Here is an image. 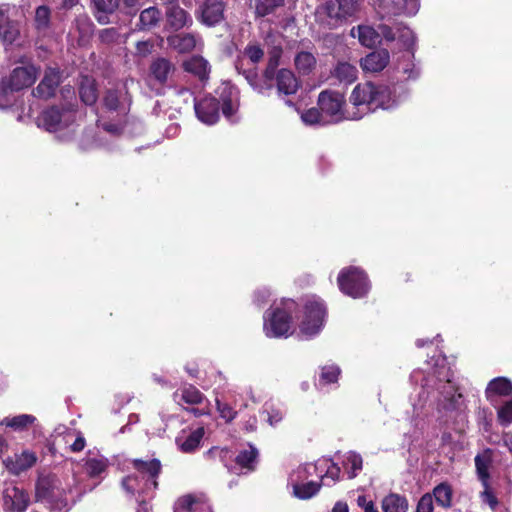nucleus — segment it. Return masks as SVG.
<instances>
[{
	"mask_svg": "<svg viewBox=\"0 0 512 512\" xmlns=\"http://www.w3.org/2000/svg\"><path fill=\"white\" fill-rule=\"evenodd\" d=\"M244 55L254 64L260 62L264 51L258 44H248L244 49Z\"/></svg>",
	"mask_w": 512,
	"mask_h": 512,
	"instance_id": "50",
	"label": "nucleus"
},
{
	"mask_svg": "<svg viewBox=\"0 0 512 512\" xmlns=\"http://www.w3.org/2000/svg\"><path fill=\"white\" fill-rule=\"evenodd\" d=\"M458 390V387H456L452 381L448 380L441 392L443 398L438 402V410L439 412H443L446 416L454 415L460 418L461 422H464L467 417V407L463 394Z\"/></svg>",
	"mask_w": 512,
	"mask_h": 512,
	"instance_id": "9",
	"label": "nucleus"
},
{
	"mask_svg": "<svg viewBox=\"0 0 512 512\" xmlns=\"http://www.w3.org/2000/svg\"><path fill=\"white\" fill-rule=\"evenodd\" d=\"M357 505L366 511L370 506L375 507V503L372 500H368L365 495H359L357 497Z\"/></svg>",
	"mask_w": 512,
	"mask_h": 512,
	"instance_id": "58",
	"label": "nucleus"
},
{
	"mask_svg": "<svg viewBox=\"0 0 512 512\" xmlns=\"http://www.w3.org/2000/svg\"><path fill=\"white\" fill-rule=\"evenodd\" d=\"M71 112L64 105H52L37 118V125L48 132H57L68 126Z\"/></svg>",
	"mask_w": 512,
	"mask_h": 512,
	"instance_id": "10",
	"label": "nucleus"
},
{
	"mask_svg": "<svg viewBox=\"0 0 512 512\" xmlns=\"http://www.w3.org/2000/svg\"><path fill=\"white\" fill-rule=\"evenodd\" d=\"M51 11L48 6L41 5L35 12V26L38 30H45L50 23Z\"/></svg>",
	"mask_w": 512,
	"mask_h": 512,
	"instance_id": "46",
	"label": "nucleus"
},
{
	"mask_svg": "<svg viewBox=\"0 0 512 512\" xmlns=\"http://www.w3.org/2000/svg\"><path fill=\"white\" fill-rule=\"evenodd\" d=\"M170 45H172L178 52L186 53L192 51L196 46L195 37L192 34H178L168 39Z\"/></svg>",
	"mask_w": 512,
	"mask_h": 512,
	"instance_id": "38",
	"label": "nucleus"
},
{
	"mask_svg": "<svg viewBox=\"0 0 512 512\" xmlns=\"http://www.w3.org/2000/svg\"><path fill=\"white\" fill-rule=\"evenodd\" d=\"M86 445L85 438L82 435L77 436L75 441L70 445V449L72 452H81Z\"/></svg>",
	"mask_w": 512,
	"mask_h": 512,
	"instance_id": "56",
	"label": "nucleus"
},
{
	"mask_svg": "<svg viewBox=\"0 0 512 512\" xmlns=\"http://www.w3.org/2000/svg\"><path fill=\"white\" fill-rule=\"evenodd\" d=\"M174 70L175 67L170 60L164 57H157L149 65L148 77L158 85L164 86Z\"/></svg>",
	"mask_w": 512,
	"mask_h": 512,
	"instance_id": "16",
	"label": "nucleus"
},
{
	"mask_svg": "<svg viewBox=\"0 0 512 512\" xmlns=\"http://www.w3.org/2000/svg\"><path fill=\"white\" fill-rule=\"evenodd\" d=\"M285 6V0H255V17L263 18L274 15L278 9Z\"/></svg>",
	"mask_w": 512,
	"mask_h": 512,
	"instance_id": "36",
	"label": "nucleus"
},
{
	"mask_svg": "<svg viewBox=\"0 0 512 512\" xmlns=\"http://www.w3.org/2000/svg\"><path fill=\"white\" fill-rule=\"evenodd\" d=\"M30 504L26 490L16 485H9L3 490V509L6 512H25Z\"/></svg>",
	"mask_w": 512,
	"mask_h": 512,
	"instance_id": "13",
	"label": "nucleus"
},
{
	"mask_svg": "<svg viewBox=\"0 0 512 512\" xmlns=\"http://www.w3.org/2000/svg\"><path fill=\"white\" fill-rule=\"evenodd\" d=\"M390 100L391 92L387 86L369 81L357 84L349 97L350 103L357 109L353 114L359 115L360 118L379 108H388Z\"/></svg>",
	"mask_w": 512,
	"mask_h": 512,
	"instance_id": "2",
	"label": "nucleus"
},
{
	"mask_svg": "<svg viewBox=\"0 0 512 512\" xmlns=\"http://www.w3.org/2000/svg\"><path fill=\"white\" fill-rule=\"evenodd\" d=\"M377 32L379 33V37L382 36L388 42H392L397 38L396 27L393 28L384 23L378 24Z\"/></svg>",
	"mask_w": 512,
	"mask_h": 512,
	"instance_id": "54",
	"label": "nucleus"
},
{
	"mask_svg": "<svg viewBox=\"0 0 512 512\" xmlns=\"http://www.w3.org/2000/svg\"><path fill=\"white\" fill-rule=\"evenodd\" d=\"M396 30L397 37L404 43L405 46L410 47L414 44L415 37L411 29L404 26L402 23H397Z\"/></svg>",
	"mask_w": 512,
	"mask_h": 512,
	"instance_id": "49",
	"label": "nucleus"
},
{
	"mask_svg": "<svg viewBox=\"0 0 512 512\" xmlns=\"http://www.w3.org/2000/svg\"><path fill=\"white\" fill-rule=\"evenodd\" d=\"M359 9V0H325L317 6L315 15L321 26L332 30L354 17Z\"/></svg>",
	"mask_w": 512,
	"mask_h": 512,
	"instance_id": "4",
	"label": "nucleus"
},
{
	"mask_svg": "<svg viewBox=\"0 0 512 512\" xmlns=\"http://www.w3.org/2000/svg\"><path fill=\"white\" fill-rule=\"evenodd\" d=\"M503 444L508 448L509 452L512 453V434L511 433L504 434Z\"/></svg>",
	"mask_w": 512,
	"mask_h": 512,
	"instance_id": "61",
	"label": "nucleus"
},
{
	"mask_svg": "<svg viewBox=\"0 0 512 512\" xmlns=\"http://www.w3.org/2000/svg\"><path fill=\"white\" fill-rule=\"evenodd\" d=\"M340 474V468L333 465L327 470L326 477H330L334 482L338 479Z\"/></svg>",
	"mask_w": 512,
	"mask_h": 512,
	"instance_id": "60",
	"label": "nucleus"
},
{
	"mask_svg": "<svg viewBox=\"0 0 512 512\" xmlns=\"http://www.w3.org/2000/svg\"><path fill=\"white\" fill-rule=\"evenodd\" d=\"M122 93L118 89H107L102 98L103 106L106 110L116 112L121 108Z\"/></svg>",
	"mask_w": 512,
	"mask_h": 512,
	"instance_id": "42",
	"label": "nucleus"
},
{
	"mask_svg": "<svg viewBox=\"0 0 512 512\" xmlns=\"http://www.w3.org/2000/svg\"><path fill=\"white\" fill-rule=\"evenodd\" d=\"M433 511H434V504H433V500H432V494L430 492H427V493L423 494L420 497V499L418 500L415 512H433Z\"/></svg>",
	"mask_w": 512,
	"mask_h": 512,
	"instance_id": "52",
	"label": "nucleus"
},
{
	"mask_svg": "<svg viewBox=\"0 0 512 512\" xmlns=\"http://www.w3.org/2000/svg\"><path fill=\"white\" fill-rule=\"evenodd\" d=\"M8 444L5 438L0 435V457L3 455V453L7 450Z\"/></svg>",
	"mask_w": 512,
	"mask_h": 512,
	"instance_id": "63",
	"label": "nucleus"
},
{
	"mask_svg": "<svg viewBox=\"0 0 512 512\" xmlns=\"http://www.w3.org/2000/svg\"><path fill=\"white\" fill-rule=\"evenodd\" d=\"M175 399L179 402H184L189 405L201 404L204 400V395L193 385H184L174 393Z\"/></svg>",
	"mask_w": 512,
	"mask_h": 512,
	"instance_id": "33",
	"label": "nucleus"
},
{
	"mask_svg": "<svg viewBox=\"0 0 512 512\" xmlns=\"http://www.w3.org/2000/svg\"><path fill=\"white\" fill-rule=\"evenodd\" d=\"M234 461L241 470H244L245 474L252 473L256 470L259 462V451L249 443L246 449L239 451Z\"/></svg>",
	"mask_w": 512,
	"mask_h": 512,
	"instance_id": "20",
	"label": "nucleus"
},
{
	"mask_svg": "<svg viewBox=\"0 0 512 512\" xmlns=\"http://www.w3.org/2000/svg\"><path fill=\"white\" fill-rule=\"evenodd\" d=\"M34 498L35 502L49 503L53 509L62 510L68 506L66 492L53 474L39 475L35 483Z\"/></svg>",
	"mask_w": 512,
	"mask_h": 512,
	"instance_id": "6",
	"label": "nucleus"
},
{
	"mask_svg": "<svg viewBox=\"0 0 512 512\" xmlns=\"http://www.w3.org/2000/svg\"><path fill=\"white\" fill-rule=\"evenodd\" d=\"M321 485L314 481H309L303 484H295L293 486L294 495L302 500L309 499L316 495L320 490Z\"/></svg>",
	"mask_w": 512,
	"mask_h": 512,
	"instance_id": "43",
	"label": "nucleus"
},
{
	"mask_svg": "<svg viewBox=\"0 0 512 512\" xmlns=\"http://www.w3.org/2000/svg\"><path fill=\"white\" fill-rule=\"evenodd\" d=\"M36 461L37 456L34 452L24 450L20 454H15L14 457H8L4 460V464L9 472L14 475H19L34 466Z\"/></svg>",
	"mask_w": 512,
	"mask_h": 512,
	"instance_id": "18",
	"label": "nucleus"
},
{
	"mask_svg": "<svg viewBox=\"0 0 512 512\" xmlns=\"http://www.w3.org/2000/svg\"><path fill=\"white\" fill-rule=\"evenodd\" d=\"M79 96L81 101L89 106L94 105L98 99V90L95 83L82 82L79 87Z\"/></svg>",
	"mask_w": 512,
	"mask_h": 512,
	"instance_id": "45",
	"label": "nucleus"
},
{
	"mask_svg": "<svg viewBox=\"0 0 512 512\" xmlns=\"http://www.w3.org/2000/svg\"><path fill=\"white\" fill-rule=\"evenodd\" d=\"M202 21L215 25L224 18V3L221 0H206L201 8Z\"/></svg>",
	"mask_w": 512,
	"mask_h": 512,
	"instance_id": "21",
	"label": "nucleus"
},
{
	"mask_svg": "<svg viewBox=\"0 0 512 512\" xmlns=\"http://www.w3.org/2000/svg\"><path fill=\"white\" fill-rule=\"evenodd\" d=\"M161 18V12L157 7H149L144 9L139 16V29L150 30L155 27Z\"/></svg>",
	"mask_w": 512,
	"mask_h": 512,
	"instance_id": "37",
	"label": "nucleus"
},
{
	"mask_svg": "<svg viewBox=\"0 0 512 512\" xmlns=\"http://www.w3.org/2000/svg\"><path fill=\"white\" fill-rule=\"evenodd\" d=\"M104 131L111 134H118L120 132V128L117 124L114 123H102L99 125Z\"/></svg>",
	"mask_w": 512,
	"mask_h": 512,
	"instance_id": "59",
	"label": "nucleus"
},
{
	"mask_svg": "<svg viewBox=\"0 0 512 512\" xmlns=\"http://www.w3.org/2000/svg\"><path fill=\"white\" fill-rule=\"evenodd\" d=\"M277 89L285 95H293L299 88V82L291 70L280 69L276 74Z\"/></svg>",
	"mask_w": 512,
	"mask_h": 512,
	"instance_id": "25",
	"label": "nucleus"
},
{
	"mask_svg": "<svg viewBox=\"0 0 512 512\" xmlns=\"http://www.w3.org/2000/svg\"><path fill=\"white\" fill-rule=\"evenodd\" d=\"M38 72L36 66L30 64L16 67L8 76L3 77L0 84V105L8 106L10 104V93L19 92L32 86L37 79Z\"/></svg>",
	"mask_w": 512,
	"mask_h": 512,
	"instance_id": "5",
	"label": "nucleus"
},
{
	"mask_svg": "<svg viewBox=\"0 0 512 512\" xmlns=\"http://www.w3.org/2000/svg\"><path fill=\"white\" fill-rule=\"evenodd\" d=\"M167 25L174 31H178L186 26L188 23H192V19L189 14L178 5H172L166 12Z\"/></svg>",
	"mask_w": 512,
	"mask_h": 512,
	"instance_id": "28",
	"label": "nucleus"
},
{
	"mask_svg": "<svg viewBox=\"0 0 512 512\" xmlns=\"http://www.w3.org/2000/svg\"><path fill=\"white\" fill-rule=\"evenodd\" d=\"M283 54L282 46L274 45L268 51V62L267 66L264 70V78L268 81H271L275 78L276 69L279 66L280 59Z\"/></svg>",
	"mask_w": 512,
	"mask_h": 512,
	"instance_id": "35",
	"label": "nucleus"
},
{
	"mask_svg": "<svg viewBox=\"0 0 512 512\" xmlns=\"http://www.w3.org/2000/svg\"><path fill=\"white\" fill-rule=\"evenodd\" d=\"M301 119L308 125H332L345 120L360 119L359 115L350 114L346 110V97L343 93L331 89L321 91L317 99V107L302 113Z\"/></svg>",
	"mask_w": 512,
	"mask_h": 512,
	"instance_id": "1",
	"label": "nucleus"
},
{
	"mask_svg": "<svg viewBox=\"0 0 512 512\" xmlns=\"http://www.w3.org/2000/svg\"><path fill=\"white\" fill-rule=\"evenodd\" d=\"M183 68L201 81L208 79V62L201 56H194L183 63Z\"/></svg>",
	"mask_w": 512,
	"mask_h": 512,
	"instance_id": "32",
	"label": "nucleus"
},
{
	"mask_svg": "<svg viewBox=\"0 0 512 512\" xmlns=\"http://www.w3.org/2000/svg\"><path fill=\"white\" fill-rule=\"evenodd\" d=\"M358 39L363 46L371 48L379 42V33L373 27L359 26Z\"/></svg>",
	"mask_w": 512,
	"mask_h": 512,
	"instance_id": "44",
	"label": "nucleus"
},
{
	"mask_svg": "<svg viewBox=\"0 0 512 512\" xmlns=\"http://www.w3.org/2000/svg\"><path fill=\"white\" fill-rule=\"evenodd\" d=\"M149 43L145 41H141L137 43V50L139 52L148 51L149 50Z\"/></svg>",
	"mask_w": 512,
	"mask_h": 512,
	"instance_id": "64",
	"label": "nucleus"
},
{
	"mask_svg": "<svg viewBox=\"0 0 512 512\" xmlns=\"http://www.w3.org/2000/svg\"><path fill=\"white\" fill-rule=\"evenodd\" d=\"M19 36V23L0 10V39L6 44H13Z\"/></svg>",
	"mask_w": 512,
	"mask_h": 512,
	"instance_id": "24",
	"label": "nucleus"
},
{
	"mask_svg": "<svg viewBox=\"0 0 512 512\" xmlns=\"http://www.w3.org/2000/svg\"><path fill=\"white\" fill-rule=\"evenodd\" d=\"M331 74L339 82L344 84H351L357 80L358 69L356 66L348 62L342 61L336 64Z\"/></svg>",
	"mask_w": 512,
	"mask_h": 512,
	"instance_id": "30",
	"label": "nucleus"
},
{
	"mask_svg": "<svg viewBox=\"0 0 512 512\" xmlns=\"http://www.w3.org/2000/svg\"><path fill=\"white\" fill-rule=\"evenodd\" d=\"M234 114V107L231 99L226 97V119L230 118Z\"/></svg>",
	"mask_w": 512,
	"mask_h": 512,
	"instance_id": "62",
	"label": "nucleus"
},
{
	"mask_svg": "<svg viewBox=\"0 0 512 512\" xmlns=\"http://www.w3.org/2000/svg\"><path fill=\"white\" fill-rule=\"evenodd\" d=\"M484 490L480 494V498L483 503L489 505L492 510H495L499 504L498 498L490 487V483L487 482V486H483Z\"/></svg>",
	"mask_w": 512,
	"mask_h": 512,
	"instance_id": "51",
	"label": "nucleus"
},
{
	"mask_svg": "<svg viewBox=\"0 0 512 512\" xmlns=\"http://www.w3.org/2000/svg\"><path fill=\"white\" fill-rule=\"evenodd\" d=\"M204 433V428L198 427L190 432L189 435L185 437V439L182 440L181 438H177L176 442L182 452L192 453L199 447Z\"/></svg>",
	"mask_w": 512,
	"mask_h": 512,
	"instance_id": "34",
	"label": "nucleus"
},
{
	"mask_svg": "<svg viewBox=\"0 0 512 512\" xmlns=\"http://www.w3.org/2000/svg\"><path fill=\"white\" fill-rule=\"evenodd\" d=\"M297 310L298 304L293 299H285L267 310L263 324L265 335L269 338L289 337L293 332V316Z\"/></svg>",
	"mask_w": 512,
	"mask_h": 512,
	"instance_id": "3",
	"label": "nucleus"
},
{
	"mask_svg": "<svg viewBox=\"0 0 512 512\" xmlns=\"http://www.w3.org/2000/svg\"><path fill=\"white\" fill-rule=\"evenodd\" d=\"M294 62L299 73L308 75L315 68L316 58L310 52L301 51L295 56Z\"/></svg>",
	"mask_w": 512,
	"mask_h": 512,
	"instance_id": "40",
	"label": "nucleus"
},
{
	"mask_svg": "<svg viewBox=\"0 0 512 512\" xmlns=\"http://www.w3.org/2000/svg\"><path fill=\"white\" fill-rule=\"evenodd\" d=\"M431 494L432 499H435L436 504L439 507L445 510L450 509L452 507L454 491L452 485L449 482L444 481L439 483L433 488Z\"/></svg>",
	"mask_w": 512,
	"mask_h": 512,
	"instance_id": "27",
	"label": "nucleus"
},
{
	"mask_svg": "<svg viewBox=\"0 0 512 512\" xmlns=\"http://www.w3.org/2000/svg\"><path fill=\"white\" fill-rule=\"evenodd\" d=\"M348 461L351 464V469L353 470V473L350 476V478H353L356 476V471L362 469V457L358 454H352L348 457Z\"/></svg>",
	"mask_w": 512,
	"mask_h": 512,
	"instance_id": "55",
	"label": "nucleus"
},
{
	"mask_svg": "<svg viewBox=\"0 0 512 512\" xmlns=\"http://www.w3.org/2000/svg\"><path fill=\"white\" fill-rule=\"evenodd\" d=\"M327 317V308L321 300H308L303 307V317L299 324V331L307 338L320 333Z\"/></svg>",
	"mask_w": 512,
	"mask_h": 512,
	"instance_id": "8",
	"label": "nucleus"
},
{
	"mask_svg": "<svg viewBox=\"0 0 512 512\" xmlns=\"http://www.w3.org/2000/svg\"><path fill=\"white\" fill-rule=\"evenodd\" d=\"M99 40L104 44H112L117 41L119 32L117 28H105L99 31Z\"/></svg>",
	"mask_w": 512,
	"mask_h": 512,
	"instance_id": "53",
	"label": "nucleus"
},
{
	"mask_svg": "<svg viewBox=\"0 0 512 512\" xmlns=\"http://www.w3.org/2000/svg\"><path fill=\"white\" fill-rule=\"evenodd\" d=\"M92 2L95 8L94 16L101 25L110 22L109 15L113 14L120 5V0H93Z\"/></svg>",
	"mask_w": 512,
	"mask_h": 512,
	"instance_id": "26",
	"label": "nucleus"
},
{
	"mask_svg": "<svg viewBox=\"0 0 512 512\" xmlns=\"http://www.w3.org/2000/svg\"><path fill=\"white\" fill-rule=\"evenodd\" d=\"M340 291L352 298H363L370 290L367 274L358 267L343 268L337 277Z\"/></svg>",
	"mask_w": 512,
	"mask_h": 512,
	"instance_id": "7",
	"label": "nucleus"
},
{
	"mask_svg": "<svg viewBox=\"0 0 512 512\" xmlns=\"http://www.w3.org/2000/svg\"><path fill=\"white\" fill-rule=\"evenodd\" d=\"M390 61V54L387 49L375 50L361 59V67L367 72H380Z\"/></svg>",
	"mask_w": 512,
	"mask_h": 512,
	"instance_id": "19",
	"label": "nucleus"
},
{
	"mask_svg": "<svg viewBox=\"0 0 512 512\" xmlns=\"http://www.w3.org/2000/svg\"><path fill=\"white\" fill-rule=\"evenodd\" d=\"M408 507L407 498L397 493H389L381 501L383 512H407Z\"/></svg>",
	"mask_w": 512,
	"mask_h": 512,
	"instance_id": "31",
	"label": "nucleus"
},
{
	"mask_svg": "<svg viewBox=\"0 0 512 512\" xmlns=\"http://www.w3.org/2000/svg\"><path fill=\"white\" fill-rule=\"evenodd\" d=\"M512 395V382L505 377H497L491 380L485 390V396L491 403L497 396L507 397Z\"/></svg>",
	"mask_w": 512,
	"mask_h": 512,
	"instance_id": "22",
	"label": "nucleus"
},
{
	"mask_svg": "<svg viewBox=\"0 0 512 512\" xmlns=\"http://www.w3.org/2000/svg\"><path fill=\"white\" fill-rule=\"evenodd\" d=\"M404 73L407 74L406 79H412L415 80L419 76V70L415 67L413 63H408L406 67L404 68Z\"/></svg>",
	"mask_w": 512,
	"mask_h": 512,
	"instance_id": "57",
	"label": "nucleus"
},
{
	"mask_svg": "<svg viewBox=\"0 0 512 512\" xmlns=\"http://www.w3.org/2000/svg\"><path fill=\"white\" fill-rule=\"evenodd\" d=\"M341 375V369L335 364L322 366L319 373V385L326 386L336 383Z\"/></svg>",
	"mask_w": 512,
	"mask_h": 512,
	"instance_id": "41",
	"label": "nucleus"
},
{
	"mask_svg": "<svg viewBox=\"0 0 512 512\" xmlns=\"http://www.w3.org/2000/svg\"><path fill=\"white\" fill-rule=\"evenodd\" d=\"M121 486L128 494L141 497V503H145L146 497H154V493L149 495V492L152 491V487H146L145 478L140 474H129L125 476L121 481Z\"/></svg>",
	"mask_w": 512,
	"mask_h": 512,
	"instance_id": "17",
	"label": "nucleus"
},
{
	"mask_svg": "<svg viewBox=\"0 0 512 512\" xmlns=\"http://www.w3.org/2000/svg\"><path fill=\"white\" fill-rule=\"evenodd\" d=\"M85 469L90 477H97L107 469L105 460L90 458L85 463Z\"/></svg>",
	"mask_w": 512,
	"mask_h": 512,
	"instance_id": "47",
	"label": "nucleus"
},
{
	"mask_svg": "<svg viewBox=\"0 0 512 512\" xmlns=\"http://www.w3.org/2000/svg\"><path fill=\"white\" fill-rule=\"evenodd\" d=\"M208 505L191 494L180 497L175 505L174 512H208Z\"/></svg>",
	"mask_w": 512,
	"mask_h": 512,
	"instance_id": "29",
	"label": "nucleus"
},
{
	"mask_svg": "<svg viewBox=\"0 0 512 512\" xmlns=\"http://www.w3.org/2000/svg\"><path fill=\"white\" fill-rule=\"evenodd\" d=\"M133 469L145 478L146 487H152L155 492L159 488L158 478L162 472V464L159 459L143 460L134 458L130 460Z\"/></svg>",
	"mask_w": 512,
	"mask_h": 512,
	"instance_id": "11",
	"label": "nucleus"
},
{
	"mask_svg": "<svg viewBox=\"0 0 512 512\" xmlns=\"http://www.w3.org/2000/svg\"><path fill=\"white\" fill-rule=\"evenodd\" d=\"M36 418L33 415L21 414L14 417H6L1 421V425L12 428L15 431H22L34 423Z\"/></svg>",
	"mask_w": 512,
	"mask_h": 512,
	"instance_id": "39",
	"label": "nucleus"
},
{
	"mask_svg": "<svg viewBox=\"0 0 512 512\" xmlns=\"http://www.w3.org/2000/svg\"><path fill=\"white\" fill-rule=\"evenodd\" d=\"M497 420L502 426L512 424V399L505 402L497 411Z\"/></svg>",
	"mask_w": 512,
	"mask_h": 512,
	"instance_id": "48",
	"label": "nucleus"
},
{
	"mask_svg": "<svg viewBox=\"0 0 512 512\" xmlns=\"http://www.w3.org/2000/svg\"><path fill=\"white\" fill-rule=\"evenodd\" d=\"M420 7L419 0H378L381 18L407 15H415Z\"/></svg>",
	"mask_w": 512,
	"mask_h": 512,
	"instance_id": "12",
	"label": "nucleus"
},
{
	"mask_svg": "<svg viewBox=\"0 0 512 512\" xmlns=\"http://www.w3.org/2000/svg\"><path fill=\"white\" fill-rule=\"evenodd\" d=\"M492 457V449L486 448L482 453L477 454L474 458L477 477L482 486H487V482L490 481L489 469L492 465Z\"/></svg>",
	"mask_w": 512,
	"mask_h": 512,
	"instance_id": "23",
	"label": "nucleus"
},
{
	"mask_svg": "<svg viewBox=\"0 0 512 512\" xmlns=\"http://www.w3.org/2000/svg\"><path fill=\"white\" fill-rule=\"evenodd\" d=\"M61 82V73L57 69L49 68L45 71L40 83L32 90V94L41 99H49L55 95Z\"/></svg>",
	"mask_w": 512,
	"mask_h": 512,
	"instance_id": "15",
	"label": "nucleus"
},
{
	"mask_svg": "<svg viewBox=\"0 0 512 512\" xmlns=\"http://www.w3.org/2000/svg\"><path fill=\"white\" fill-rule=\"evenodd\" d=\"M197 118L208 125L215 124L219 121L220 102L212 96H206L194 104Z\"/></svg>",
	"mask_w": 512,
	"mask_h": 512,
	"instance_id": "14",
	"label": "nucleus"
}]
</instances>
